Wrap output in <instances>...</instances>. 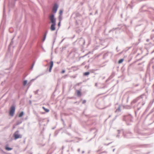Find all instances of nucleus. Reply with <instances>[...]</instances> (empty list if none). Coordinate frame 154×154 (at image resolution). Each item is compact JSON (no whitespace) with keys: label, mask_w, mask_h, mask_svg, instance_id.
<instances>
[{"label":"nucleus","mask_w":154,"mask_h":154,"mask_svg":"<svg viewBox=\"0 0 154 154\" xmlns=\"http://www.w3.org/2000/svg\"><path fill=\"white\" fill-rule=\"evenodd\" d=\"M23 115V112H21L20 114L19 115V117H22Z\"/></svg>","instance_id":"obj_11"},{"label":"nucleus","mask_w":154,"mask_h":154,"mask_svg":"<svg viewBox=\"0 0 154 154\" xmlns=\"http://www.w3.org/2000/svg\"><path fill=\"white\" fill-rule=\"evenodd\" d=\"M58 8V5L56 4H54L52 10L53 11L54 13H56L57 10Z\"/></svg>","instance_id":"obj_4"},{"label":"nucleus","mask_w":154,"mask_h":154,"mask_svg":"<svg viewBox=\"0 0 154 154\" xmlns=\"http://www.w3.org/2000/svg\"><path fill=\"white\" fill-rule=\"evenodd\" d=\"M60 21L59 22V23H58V26H60Z\"/></svg>","instance_id":"obj_17"},{"label":"nucleus","mask_w":154,"mask_h":154,"mask_svg":"<svg viewBox=\"0 0 154 154\" xmlns=\"http://www.w3.org/2000/svg\"><path fill=\"white\" fill-rule=\"evenodd\" d=\"M46 34H45L44 35V38L43 39V41H44L45 39V38H46Z\"/></svg>","instance_id":"obj_15"},{"label":"nucleus","mask_w":154,"mask_h":154,"mask_svg":"<svg viewBox=\"0 0 154 154\" xmlns=\"http://www.w3.org/2000/svg\"><path fill=\"white\" fill-rule=\"evenodd\" d=\"M50 66L49 69V72H51L52 68L53 66V62L52 61H51L50 63Z\"/></svg>","instance_id":"obj_6"},{"label":"nucleus","mask_w":154,"mask_h":154,"mask_svg":"<svg viewBox=\"0 0 154 154\" xmlns=\"http://www.w3.org/2000/svg\"><path fill=\"white\" fill-rule=\"evenodd\" d=\"M65 72V71L64 70H63L61 72V73H64Z\"/></svg>","instance_id":"obj_18"},{"label":"nucleus","mask_w":154,"mask_h":154,"mask_svg":"<svg viewBox=\"0 0 154 154\" xmlns=\"http://www.w3.org/2000/svg\"><path fill=\"white\" fill-rule=\"evenodd\" d=\"M27 83V81L26 80H25L23 82V85H26Z\"/></svg>","instance_id":"obj_14"},{"label":"nucleus","mask_w":154,"mask_h":154,"mask_svg":"<svg viewBox=\"0 0 154 154\" xmlns=\"http://www.w3.org/2000/svg\"><path fill=\"white\" fill-rule=\"evenodd\" d=\"M14 136L15 139H17L18 138H21L22 137L21 135L19 134V131H16L14 134Z\"/></svg>","instance_id":"obj_2"},{"label":"nucleus","mask_w":154,"mask_h":154,"mask_svg":"<svg viewBox=\"0 0 154 154\" xmlns=\"http://www.w3.org/2000/svg\"><path fill=\"white\" fill-rule=\"evenodd\" d=\"M77 96L78 97H80L81 95V93L80 91L77 90L76 91Z\"/></svg>","instance_id":"obj_7"},{"label":"nucleus","mask_w":154,"mask_h":154,"mask_svg":"<svg viewBox=\"0 0 154 154\" xmlns=\"http://www.w3.org/2000/svg\"><path fill=\"white\" fill-rule=\"evenodd\" d=\"M86 101L85 100H84L82 101V103H86Z\"/></svg>","instance_id":"obj_16"},{"label":"nucleus","mask_w":154,"mask_h":154,"mask_svg":"<svg viewBox=\"0 0 154 154\" xmlns=\"http://www.w3.org/2000/svg\"><path fill=\"white\" fill-rule=\"evenodd\" d=\"M89 74V72H85L84 73V75H88Z\"/></svg>","instance_id":"obj_13"},{"label":"nucleus","mask_w":154,"mask_h":154,"mask_svg":"<svg viewBox=\"0 0 154 154\" xmlns=\"http://www.w3.org/2000/svg\"><path fill=\"white\" fill-rule=\"evenodd\" d=\"M15 108L14 106H11L10 108V111H9V115L11 116H13L14 115Z\"/></svg>","instance_id":"obj_1"},{"label":"nucleus","mask_w":154,"mask_h":154,"mask_svg":"<svg viewBox=\"0 0 154 154\" xmlns=\"http://www.w3.org/2000/svg\"><path fill=\"white\" fill-rule=\"evenodd\" d=\"M50 19L51 23H56V20L54 17L53 14H51L50 16Z\"/></svg>","instance_id":"obj_3"},{"label":"nucleus","mask_w":154,"mask_h":154,"mask_svg":"<svg viewBox=\"0 0 154 154\" xmlns=\"http://www.w3.org/2000/svg\"><path fill=\"white\" fill-rule=\"evenodd\" d=\"M56 24V23L52 24L50 27V29L51 31H54L55 30L56 28L55 26Z\"/></svg>","instance_id":"obj_5"},{"label":"nucleus","mask_w":154,"mask_h":154,"mask_svg":"<svg viewBox=\"0 0 154 154\" xmlns=\"http://www.w3.org/2000/svg\"><path fill=\"white\" fill-rule=\"evenodd\" d=\"M63 14V11L62 10H60V12H59V14H60V15L59 16V18H61V15H62Z\"/></svg>","instance_id":"obj_9"},{"label":"nucleus","mask_w":154,"mask_h":154,"mask_svg":"<svg viewBox=\"0 0 154 154\" xmlns=\"http://www.w3.org/2000/svg\"><path fill=\"white\" fill-rule=\"evenodd\" d=\"M5 149L7 150H10L12 149V148L8 147H6Z\"/></svg>","instance_id":"obj_12"},{"label":"nucleus","mask_w":154,"mask_h":154,"mask_svg":"<svg viewBox=\"0 0 154 154\" xmlns=\"http://www.w3.org/2000/svg\"><path fill=\"white\" fill-rule=\"evenodd\" d=\"M124 61L123 59H121L118 61V63L120 64L122 63Z\"/></svg>","instance_id":"obj_10"},{"label":"nucleus","mask_w":154,"mask_h":154,"mask_svg":"<svg viewBox=\"0 0 154 154\" xmlns=\"http://www.w3.org/2000/svg\"><path fill=\"white\" fill-rule=\"evenodd\" d=\"M42 109L45 111L46 112H48L49 111V109L45 108L44 106H43Z\"/></svg>","instance_id":"obj_8"}]
</instances>
